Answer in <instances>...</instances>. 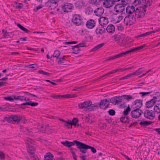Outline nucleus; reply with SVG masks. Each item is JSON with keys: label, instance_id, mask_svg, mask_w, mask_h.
Wrapping results in <instances>:
<instances>
[{"label": "nucleus", "instance_id": "nucleus-1", "mask_svg": "<svg viewBox=\"0 0 160 160\" xmlns=\"http://www.w3.org/2000/svg\"><path fill=\"white\" fill-rule=\"evenodd\" d=\"M135 7L133 6H128L126 8L127 15L125 17L124 22L127 25H132L135 23L136 18L134 16Z\"/></svg>", "mask_w": 160, "mask_h": 160}, {"label": "nucleus", "instance_id": "nucleus-2", "mask_svg": "<svg viewBox=\"0 0 160 160\" xmlns=\"http://www.w3.org/2000/svg\"><path fill=\"white\" fill-rule=\"evenodd\" d=\"M145 47V45H142L140 47H136L130 50L127 51L125 52L119 53L117 54L116 55L112 57H111V60L115 59L117 58H118L120 57L124 56L132 52H135L139 50L142 49L144 47Z\"/></svg>", "mask_w": 160, "mask_h": 160}, {"label": "nucleus", "instance_id": "nucleus-3", "mask_svg": "<svg viewBox=\"0 0 160 160\" xmlns=\"http://www.w3.org/2000/svg\"><path fill=\"white\" fill-rule=\"evenodd\" d=\"M88 149H91V151L94 153L97 152L96 149L94 148L81 142V143L80 145V152L84 154L86 153Z\"/></svg>", "mask_w": 160, "mask_h": 160}, {"label": "nucleus", "instance_id": "nucleus-4", "mask_svg": "<svg viewBox=\"0 0 160 160\" xmlns=\"http://www.w3.org/2000/svg\"><path fill=\"white\" fill-rule=\"evenodd\" d=\"M59 0H49L45 4V6L48 9L52 10L58 6V2Z\"/></svg>", "mask_w": 160, "mask_h": 160}, {"label": "nucleus", "instance_id": "nucleus-5", "mask_svg": "<svg viewBox=\"0 0 160 160\" xmlns=\"http://www.w3.org/2000/svg\"><path fill=\"white\" fill-rule=\"evenodd\" d=\"M61 143L64 146L68 147H70L73 146L75 144L77 148L80 150V145L81 143V142L77 140H74L73 142H70L68 141L62 142Z\"/></svg>", "mask_w": 160, "mask_h": 160}, {"label": "nucleus", "instance_id": "nucleus-6", "mask_svg": "<svg viewBox=\"0 0 160 160\" xmlns=\"http://www.w3.org/2000/svg\"><path fill=\"white\" fill-rule=\"evenodd\" d=\"M82 20L81 16L78 14L75 15L72 19L73 23L77 26L81 25L83 23Z\"/></svg>", "mask_w": 160, "mask_h": 160}, {"label": "nucleus", "instance_id": "nucleus-7", "mask_svg": "<svg viewBox=\"0 0 160 160\" xmlns=\"http://www.w3.org/2000/svg\"><path fill=\"white\" fill-rule=\"evenodd\" d=\"M21 120V118L17 116H11L9 117H6L4 118V121H7L10 122L12 121L18 123Z\"/></svg>", "mask_w": 160, "mask_h": 160}, {"label": "nucleus", "instance_id": "nucleus-8", "mask_svg": "<svg viewBox=\"0 0 160 160\" xmlns=\"http://www.w3.org/2000/svg\"><path fill=\"white\" fill-rule=\"evenodd\" d=\"M126 5L124 4H118L115 5L114 8V10L118 13L123 12L125 11Z\"/></svg>", "mask_w": 160, "mask_h": 160}, {"label": "nucleus", "instance_id": "nucleus-9", "mask_svg": "<svg viewBox=\"0 0 160 160\" xmlns=\"http://www.w3.org/2000/svg\"><path fill=\"white\" fill-rule=\"evenodd\" d=\"M146 12V10L144 8H137L135 10L134 16L136 18H141L144 15V12Z\"/></svg>", "mask_w": 160, "mask_h": 160}, {"label": "nucleus", "instance_id": "nucleus-10", "mask_svg": "<svg viewBox=\"0 0 160 160\" xmlns=\"http://www.w3.org/2000/svg\"><path fill=\"white\" fill-rule=\"evenodd\" d=\"M144 114L146 118L151 120L153 119L155 116V114L154 112L150 110L145 111L144 112Z\"/></svg>", "mask_w": 160, "mask_h": 160}, {"label": "nucleus", "instance_id": "nucleus-11", "mask_svg": "<svg viewBox=\"0 0 160 160\" xmlns=\"http://www.w3.org/2000/svg\"><path fill=\"white\" fill-rule=\"evenodd\" d=\"M158 94L159 95H158L157 96L154 97V98L152 99L150 101L146 102V105L147 108H149L153 107L157 100L159 101L160 100V99L158 100H156L159 99L160 94L158 93Z\"/></svg>", "mask_w": 160, "mask_h": 160}, {"label": "nucleus", "instance_id": "nucleus-12", "mask_svg": "<svg viewBox=\"0 0 160 160\" xmlns=\"http://www.w3.org/2000/svg\"><path fill=\"white\" fill-rule=\"evenodd\" d=\"M122 96H116L112 98L110 102L114 105H118L122 102Z\"/></svg>", "mask_w": 160, "mask_h": 160}, {"label": "nucleus", "instance_id": "nucleus-13", "mask_svg": "<svg viewBox=\"0 0 160 160\" xmlns=\"http://www.w3.org/2000/svg\"><path fill=\"white\" fill-rule=\"evenodd\" d=\"M143 112L142 110L136 108L132 111L131 115L133 118H137L142 114Z\"/></svg>", "mask_w": 160, "mask_h": 160}, {"label": "nucleus", "instance_id": "nucleus-14", "mask_svg": "<svg viewBox=\"0 0 160 160\" xmlns=\"http://www.w3.org/2000/svg\"><path fill=\"white\" fill-rule=\"evenodd\" d=\"M115 41L120 45H124L125 42L123 36L120 35H117L114 38Z\"/></svg>", "mask_w": 160, "mask_h": 160}, {"label": "nucleus", "instance_id": "nucleus-15", "mask_svg": "<svg viewBox=\"0 0 160 160\" xmlns=\"http://www.w3.org/2000/svg\"><path fill=\"white\" fill-rule=\"evenodd\" d=\"M109 105V102L107 99L101 100L99 103L100 108L102 109H105L107 108Z\"/></svg>", "mask_w": 160, "mask_h": 160}, {"label": "nucleus", "instance_id": "nucleus-16", "mask_svg": "<svg viewBox=\"0 0 160 160\" xmlns=\"http://www.w3.org/2000/svg\"><path fill=\"white\" fill-rule=\"evenodd\" d=\"M73 8V5L72 4L67 3L62 6V10L64 12H70Z\"/></svg>", "mask_w": 160, "mask_h": 160}, {"label": "nucleus", "instance_id": "nucleus-17", "mask_svg": "<svg viewBox=\"0 0 160 160\" xmlns=\"http://www.w3.org/2000/svg\"><path fill=\"white\" fill-rule=\"evenodd\" d=\"M92 103V102L90 101H87L79 104L78 107L81 109L88 108L91 105Z\"/></svg>", "mask_w": 160, "mask_h": 160}, {"label": "nucleus", "instance_id": "nucleus-18", "mask_svg": "<svg viewBox=\"0 0 160 160\" xmlns=\"http://www.w3.org/2000/svg\"><path fill=\"white\" fill-rule=\"evenodd\" d=\"M98 21L100 25L103 27L108 24V18L105 17L100 18Z\"/></svg>", "mask_w": 160, "mask_h": 160}, {"label": "nucleus", "instance_id": "nucleus-19", "mask_svg": "<svg viewBox=\"0 0 160 160\" xmlns=\"http://www.w3.org/2000/svg\"><path fill=\"white\" fill-rule=\"evenodd\" d=\"M104 9L102 7H100L96 9L94 11V12L96 15L100 17L104 13Z\"/></svg>", "mask_w": 160, "mask_h": 160}, {"label": "nucleus", "instance_id": "nucleus-20", "mask_svg": "<svg viewBox=\"0 0 160 160\" xmlns=\"http://www.w3.org/2000/svg\"><path fill=\"white\" fill-rule=\"evenodd\" d=\"M142 101L140 99H137L133 102V106L134 108L139 109L142 106Z\"/></svg>", "mask_w": 160, "mask_h": 160}, {"label": "nucleus", "instance_id": "nucleus-21", "mask_svg": "<svg viewBox=\"0 0 160 160\" xmlns=\"http://www.w3.org/2000/svg\"><path fill=\"white\" fill-rule=\"evenodd\" d=\"M95 23L94 21L93 20L91 19L87 22L86 23V26L88 28L92 29L95 27Z\"/></svg>", "mask_w": 160, "mask_h": 160}, {"label": "nucleus", "instance_id": "nucleus-22", "mask_svg": "<svg viewBox=\"0 0 160 160\" xmlns=\"http://www.w3.org/2000/svg\"><path fill=\"white\" fill-rule=\"evenodd\" d=\"M102 3L105 7L106 8H110L112 7L113 4V2L111 0H105Z\"/></svg>", "mask_w": 160, "mask_h": 160}, {"label": "nucleus", "instance_id": "nucleus-23", "mask_svg": "<svg viewBox=\"0 0 160 160\" xmlns=\"http://www.w3.org/2000/svg\"><path fill=\"white\" fill-rule=\"evenodd\" d=\"M106 30L108 33H113L115 30V27L112 24H109L107 27Z\"/></svg>", "mask_w": 160, "mask_h": 160}, {"label": "nucleus", "instance_id": "nucleus-24", "mask_svg": "<svg viewBox=\"0 0 160 160\" xmlns=\"http://www.w3.org/2000/svg\"><path fill=\"white\" fill-rule=\"evenodd\" d=\"M137 94L136 93H134L132 95H123L122 97H123L124 98L127 99V100H131V99H134L136 98L137 97Z\"/></svg>", "mask_w": 160, "mask_h": 160}, {"label": "nucleus", "instance_id": "nucleus-25", "mask_svg": "<svg viewBox=\"0 0 160 160\" xmlns=\"http://www.w3.org/2000/svg\"><path fill=\"white\" fill-rule=\"evenodd\" d=\"M99 105V103H95L93 104L92 103L91 105L88 108V109L89 111L94 110L98 108Z\"/></svg>", "mask_w": 160, "mask_h": 160}, {"label": "nucleus", "instance_id": "nucleus-26", "mask_svg": "<svg viewBox=\"0 0 160 160\" xmlns=\"http://www.w3.org/2000/svg\"><path fill=\"white\" fill-rule=\"evenodd\" d=\"M151 0H142V4L143 6L142 8H146L150 6L151 5Z\"/></svg>", "mask_w": 160, "mask_h": 160}, {"label": "nucleus", "instance_id": "nucleus-27", "mask_svg": "<svg viewBox=\"0 0 160 160\" xmlns=\"http://www.w3.org/2000/svg\"><path fill=\"white\" fill-rule=\"evenodd\" d=\"M120 121L123 123H129V118L128 116L123 115L121 118Z\"/></svg>", "mask_w": 160, "mask_h": 160}, {"label": "nucleus", "instance_id": "nucleus-28", "mask_svg": "<svg viewBox=\"0 0 160 160\" xmlns=\"http://www.w3.org/2000/svg\"><path fill=\"white\" fill-rule=\"evenodd\" d=\"M28 153L30 155H33L34 154L35 149L34 147L31 145H28V148L27 149Z\"/></svg>", "mask_w": 160, "mask_h": 160}, {"label": "nucleus", "instance_id": "nucleus-29", "mask_svg": "<svg viewBox=\"0 0 160 160\" xmlns=\"http://www.w3.org/2000/svg\"><path fill=\"white\" fill-rule=\"evenodd\" d=\"M105 29L103 27L97 28L96 30L97 34H101L103 33L105 31Z\"/></svg>", "mask_w": 160, "mask_h": 160}, {"label": "nucleus", "instance_id": "nucleus-30", "mask_svg": "<svg viewBox=\"0 0 160 160\" xmlns=\"http://www.w3.org/2000/svg\"><path fill=\"white\" fill-rule=\"evenodd\" d=\"M123 18V16L121 15L118 16L113 20L115 23L119 22Z\"/></svg>", "mask_w": 160, "mask_h": 160}, {"label": "nucleus", "instance_id": "nucleus-31", "mask_svg": "<svg viewBox=\"0 0 160 160\" xmlns=\"http://www.w3.org/2000/svg\"><path fill=\"white\" fill-rule=\"evenodd\" d=\"M53 156L50 152L47 153L44 156L45 160H51L53 159Z\"/></svg>", "mask_w": 160, "mask_h": 160}, {"label": "nucleus", "instance_id": "nucleus-32", "mask_svg": "<svg viewBox=\"0 0 160 160\" xmlns=\"http://www.w3.org/2000/svg\"><path fill=\"white\" fill-rule=\"evenodd\" d=\"M155 32L154 31H150L149 32H147L146 33H143L140 35H139L137 36H136L137 38H139L141 37H145L148 35L153 33H154Z\"/></svg>", "mask_w": 160, "mask_h": 160}, {"label": "nucleus", "instance_id": "nucleus-33", "mask_svg": "<svg viewBox=\"0 0 160 160\" xmlns=\"http://www.w3.org/2000/svg\"><path fill=\"white\" fill-rule=\"evenodd\" d=\"M72 124L71 121L68 120L65 122L64 126L67 127L68 128L71 129L72 127Z\"/></svg>", "mask_w": 160, "mask_h": 160}, {"label": "nucleus", "instance_id": "nucleus-34", "mask_svg": "<svg viewBox=\"0 0 160 160\" xmlns=\"http://www.w3.org/2000/svg\"><path fill=\"white\" fill-rule=\"evenodd\" d=\"M152 122L151 121H144L141 122L140 124L142 126L145 127L148 126L151 124Z\"/></svg>", "mask_w": 160, "mask_h": 160}, {"label": "nucleus", "instance_id": "nucleus-35", "mask_svg": "<svg viewBox=\"0 0 160 160\" xmlns=\"http://www.w3.org/2000/svg\"><path fill=\"white\" fill-rule=\"evenodd\" d=\"M104 44L105 43H104L99 44L98 45L96 46L94 48L92 49L91 51H96L99 49L101 48Z\"/></svg>", "mask_w": 160, "mask_h": 160}, {"label": "nucleus", "instance_id": "nucleus-36", "mask_svg": "<svg viewBox=\"0 0 160 160\" xmlns=\"http://www.w3.org/2000/svg\"><path fill=\"white\" fill-rule=\"evenodd\" d=\"M77 95L75 94H66L61 95V98H71L76 97Z\"/></svg>", "mask_w": 160, "mask_h": 160}, {"label": "nucleus", "instance_id": "nucleus-37", "mask_svg": "<svg viewBox=\"0 0 160 160\" xmlns=\"http://www.w3.org/2000/svg\"><path fill=\"white\" fill-rule=\"evenodd\" d=\"M131 108L129 107H128L127 109L125 110L123 112V116H127L130 113L131 111Z\"/></svg>", "mask_w": 160, "mask_h": 160}, {"label": "nucleus", "instance_id": "nucleus-38", "mask_svg": "<svg viewBox=\"0 0 160 160\" xmlns=\"http://www.w3.org/2000/svg\"><path fill=\"white\" fill-rule=\"evenodd\" d=\"M17 26L21 30H22V31L25 32L26 33H28L29 32V31L25 28L23 27L22 25H21V24H17Z\"/></svg>", "mask_w": 160, "mask_h": 160}, {"label": "nucleus", "instance_id": "nucleus-39", "mask_svg": "<svg viewBox=\"0 0 160 160\" xmlns=\"http://www.w3.org/2000/svg\"><path fill=\"white\" fill-rule=\"evenodd\" d=\"M60 55V52L59 51L56 50L54 51L53 54L52 55V56L54 58H59V57Z\"/></svg>", "mask_w": 160, "mask_h": 160}, {"label": "nucleus", "instance_id": "nucleus-40", "mask_svg": "<svg viewBox=\"0 0 160 160\" xmlns=\"http://www.w3.org/2000/svg\"><path fill=\"white\" fill-rule=\"evenodd\" d=\"M48 127V126H46L44 125H41L38 128L39 131L42 133L45 132L46 128H47V127Z\"/></svg>", "mask_w": 160, "mask_h": 160}, {"label": "nucleus", "instance_id": "nucleus-41", "mask_svg": "<svg viewBox=\"0 0 160 160\" xmlns=\"http://www.w3.org/2000/svg\"><path fill=\"white\" fill-rule=\"evenodd\" d=\"M84 5V1L83 0H79L75 3V5L77 7L82 6Z\"/></svg>", "mask_w": 160, "mask_h": 160}, {"label": "nucleus", "instance_id": "nucleus-42", "mask_svg": "<svg viewBox=\"0 0 160 160\" xmlns=\"http://www.w3.org/2000/svg\"><path fill=\"white\" fill-rule=\"evenodd\" d=\"M72 49L73 51V52L76 54L78 53L80 51L79 47L77 45L75 46Z\"/></svg>", "mask_w": 160, "mask_h": 160}, {"label": "nucleus", "instance_id": "nucleus-43", "mask_svg": "<svg viewBox=\"0 0 160 160\" xmlns=\"http://www.w3.org/2000/svg\"><path fill=\"white\" fill-rule=\"evenodd\" d=\"M86 13L88 15L92 13L93 12V10L91 8L88 7L86 9Z\"/></svg>", "mask_w": 160, "mask_h": 160}, {"label": "nucleus", "instance_id": "nucleus-44", "mask_svg": "<svg viewBox=\"0 0 160 160\" xmlns=\"http://www.w3.org/2000/svg\"><path fill=\"white\" fill-rule=\"evenodd\" d=\"M25 67H28L30 68L35 69H36L38 68V66L36 64L27 65L25 66Z\"/></svg>", "mask_w": 160, "mask_h": 160}, {"label": "nucleus", "instance_id": "nucleus-45", "mask_svg": "<svg viewBox=\"0 0 160 160\" xmlns=\"http://www.w3.org/2000/svg\"><path fill=\"white\" fill-rule=\"evenodd\" d=\"M25 143L28 145H30V144H33L34 141L30 138H28L25 140Z\"/></svg>", "mask_w": 160, "mask_h": 160}, {"label": "nucleus", "instance_id": "nucleus-46", "mask_svg": "<svg viewBox=\"0 0 160 160\" xmlns=\"http://www.w3.org/2000/svg\"><path fill=\"white\" fill-rule=\"evenodd\" d=\"M101 0H91L90 3L92 4L97 5L101 3Z\"/></svg>", "mask_w": 160, "mask_h": 160}, {"label": "nucleus", "instance_id": "nucleus-47", "mask_svg": "<svg viewBox=\"0 0 160 160\" xmlns=\"http://www.w3.org/2000/svg\"><path fill=\"white\" fill-rule=\"evenodd\" d=\"M154 110L155 112L158 113L160 112V105H156L154 106Z\"/></svg>", "mask_w": 160, "mask_h": 160}, {"label": "nucleus", "instance_id": "nucleus-48", "mask_svg": "<svg viewBox=\"0 0 160 160\" xmlns=\"http://www.w3.org/2000/svg\"><path fill=\"white\" fill-rule=\"evenodd\" d=\"M139 93V94H141L142 95V97L144 98L147 96H149V95L151 93V92H140Z\"/></svg>", "mask_w": 160, "mask_h": 160}, {"label": "nucleus", "instance_id": "nucleus-49", "mask_svg": "<svg viewBox=\"0 0 160 160\" xmlns=\"http://www.w3.org/2000/svg\"><path fill=\"white\" fill-rule=\"evenodd\" d=\"M121 69H117L114 70H113L112 72H109L107 74H105L104 76H103L102 77H104L105 76L109 75L110 74H113V73H116V72H119V71L120 70H121ZM102 78V77H101L100 78Z\"/></svg>", "mask_w": 160, "mask_h": 160}, {"label": "nucleus", "instance_id": "nucleus-50", "mask_svg": "<svg viewBox=\"0 0 160 160\" xmlns=\"http://www.w3.org/2000/svg\"><path fill=\"white\" fill-rule=\"evenodd\" d=\"M142 68H139L137 70L134 72L135 75H139L141 72L143 71V70H142Z\"/></svg>", "mask_w": 160, "mask_h": 160}, {"label": "nucleus", "instance_id": "nucleus-51", "mask_svg": "<svg viewBox=\"0 0 160 160\" xmlns=\"http://www.w3.org/2000/svg\"><path fill=\"white\" fill-rule=\"evenodd\" d=\"M14 99L22 101L24 100V97L20 96H15L14 97Z\"/></svg>", "mask_w": 160, "mask_h": 160}, {"label": "nucleus", "instance_id": "nucleus-52", "mask_svg": "<svg viewBox=\"0 0 160 160\" xmlns=\"http://www.w3.org/2000/svg\"><path fill=\"white\" fill-rule=\"evenodd\" d=\"M78 122V118H74L72 120V125H73L74 126H76L77 125L76 124Z\"/></svg>", "mask_w": 160, "mask_h": 160}, {"label": "nucleus", "instance_id": "nucleus-53", "mask_svg": "<svg viewBox=\"0 0 160 160\" xmlns=\"http://www.w3.org/2000/svg\"><path fill=\"white\" fill-rule=\"evenodd\" d=\"M38 72L41 74L45 75L48 76H49L51 74L50 73H49L48 72H45L42 70H40L38 71Z\"/></svg>", "mask_w": 160, "mask_h": 160}, {"label": "nucleus", "instance_id": "nucleus-54", "mask_svg": "<svg viewBox=\"0 0 160 160\" xmlns=\"http://www.w3.org/2000/svg\"><path fill=\"white\" fill-rule=\"evenodd\" d=\"M109 114L111 116H114L115 114V112L113 109H110L108 111Z\"/></svg>", "mask_w": 160, "mask_h": 160}, {"label": "nucleus", "instance_id": "nucleus-55", "mask_svg": "<svg viewBox=\"0 0 160 160\" xmlns=\"http://www.w3.org/2000/svg\"><path fill=\"white\" fill-rule=\"evenodd\" d=\"M4 98L5 100L10 101H14V98H13L11 96L5 97Z\"/></svg>", "mask_w": 160, "mask_h": 160}, {"label": "nucleus", "instance_id": "nucleus-56", "mask_svg": "<svg viewBox=\"0 0 160 160\" xmlns=\"http://www.w3.org/2000/svg\"><path fill=\"white\" fill-rule=\"evenodd\" d=\"M78 47H86V43L85 42H83L77 45Z\"/></svg>", "mask_w": 160, "mask_h": 160}, {"label": "nucleus", "instance_id": "nucleus-57", "mask_svg": "<svg viewBox=\"0 0 160 160\" xmlns=\"http://www.w3.org/2000/svg\"><path fill=\"white\" fill-rule=\"evenodd\" d=\"M29 103L30 105L32 107L37 106L38 104V102H32V101L29 102Z\"/></svg>", "mask_w": 160, "mask_h": 160}, {"label": "nucleus", "instance_id": "nucleus-58", "mask_svg": "<svg viewBox=\"0 0 160 160\" xmlns=\"http://www.w3.org/2000/svg\"><path fill=\"white\" fill-rule=\"evenodd\" d=\"M78 42L77 41H72V42H65V44H76Z\"/></svg>", "mask_w": 160, "mask_h": 160}, {"label": "nucleus", "instance_id": "nucleus-59", "mask_svg": "<svg viewBox=\"0 0 160 160\" xmlns=\"http://www.w3.org/2000/svg\"><path fill=\"white\" fill-rule=\"evenodd\" d=\"M3 36L4 38H11L10 35L9 34V33H6L5 34H3Z\"/></svg>", "mask_w": 160, "mask_h": 160}, {"label": "nucleus", "instance_id": "nucleus-60", "mask_svg": "<svg viewBox=\"0 0 160 160\" xmlns=\"http://www.w3.org/2000/svg\"><path fill=\"white\" fill-rule=\"evenodd\" d=\"M58 63V64H60L64 62V60L61 59V58H59V60L57 61Z\"/></svg>", "mask_w": 160, "mask_h": 160}, {"label": "nucleus", "instance_id": "nucleus-61", "mask_svg": "<svg viewBox=\"0 0 160 160\" xmlns=\"http://www.w3.org/2000/svg\"><path fill=\"white\" fill-rule=\"evenodd\" d=\"M71 152L72 154V156H73V157L74 159H76L77 158V156L75 154V152L73 151H72Z\"/></svg>", "mask_w": 160, "mask_h": 160}, {"label": "nucleus", "instance_id": "nucleus-62", "mask_svg": "<svg viewBox=\"0 0 160 160\" xmlns=\"http://www.w3.org/2000/svg\"><path fill=\"white\" fill-rule=\"evenodd\" d=\"M86 157L87 156L85 155H82L80 156V158L82 159L81 160H86Z\"/></svg>", "mask_w": 160, "mask_h": 160}, {"label": "nucleus", "instance_id": "nucleus-63", "mask_svg": "<svg viewBox=\"0 0 160 160\" xmlns=\"http://www.w3.org/2000/svg\"><path fill=\"white\" fill-rule=\"evenodd\" d=\"M0 158H1L2 159L4 158V154L2 152H0Z\"/></svg>", "mask_w": 160, "mask_h": 160}, {"label": "nucleus", "instance_id": "nucleus-64", "mask_svg": "<svg viewBox=\"0 0 160 160\" xmlns=\"http://www.w3.org/2000/svg\"><path fill=\"white\" fill-rule=\"evenodd\" d=\"M23 7V4L21 3H19L17 6V8H21Z\"/></svg>", "mask_w": 160, "mask_h": 160}]
</instances>
